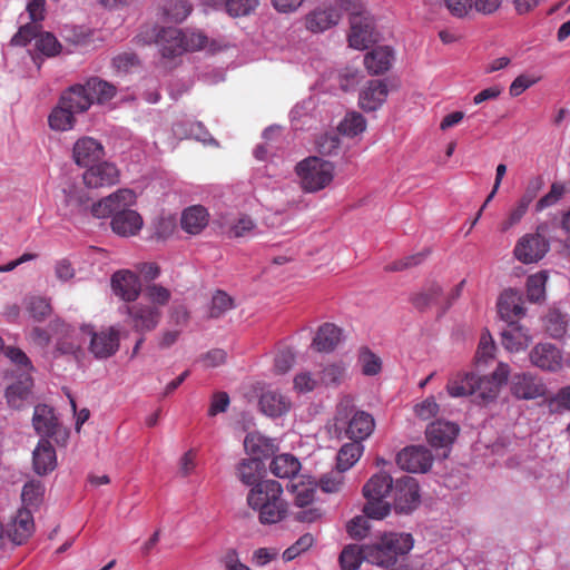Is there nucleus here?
Instances as JSON below:
<instances>
[{"instance_id": "f8f14e48", "label": "nucleus", "mask_w": 570, "mask_h": 570, "mask_svg": "<svg viewBox=\"0 0 570 570\" xmlns=\"http://www.w3.org/2000/svg\"><path fill=\"white\" fill-rule=\"evenodd\" d=\"M348 45L356 50H364L375 41L374 20L367 13L352 14Z\"/></svg>"}, {"instance_id": "6e6552de", "label": "nucleus", "mask_w": 570, "mask_h": 570, "mask_svg": "<svg viewBox=\"0 0 570 570\" xmlns=\"http://www.w3.org/2000/svg\"><path fill=\"white\" fill-rule=\"evenodd\" d=\"M81 332L89 336V351L96 358H108L119 350L120 331L115 326L97 332L92 326L83 325Z\"/></svg>"}, {"instance_id": "69168bd1", "label": "nucleus", "mask_w": 570, "mask_h": 570, "mask_svg": "<svg viewBox=\"0 0 570 570\" xmlns=\"http://www.w3.org/2000/svg\"><path fill=\"white\" fill-rule=\"evenodd\" d=\"M43 494V485L39 481H29L23 485L21 498L24 504H36Z\"/></svg>"}, {"instance_id": "09e8293b", "label": "nucleus", "mask_w": 570, "mask_h": 570, "mask_svg": "<svg viewBox=\"0 0 570 570\" xmlns=\"http://www.w3.org/2000/svg\"><path fill=\"white\" fill-rule=\"evenodd\" d=\"M500 391V386L489 376L476 377L475 392L476 396L482 402H490L494 400Z\"/></svg>"}, {"instance_id": "a878e982", "label": "nucleus", "mask_w": 570, "mask_h": 570, "mask_svg": "<svg viewBox=\"0 0 570 570\" xmlns=\"http://www.w3.org/2000/svg\"><path fill=\"white\" fill-rule=\"evenodd\" d=\"M341 13L335 8H318L305 17V26L312 32H323L338 23Z\"/></svg>"}, {"instance_id": "72a5a7b5", "label": "nucleus", "mask_w": 570, "mask_h": 570, "mask_svg": "<svg viewBox=\"0 0 570 570\" xmlns=\"http://www.w3.org/2000/svg\"><path fill=\"white\" fill-rule=\"evenodd\" d=\"M32 387V379L30 375L20 377L17 383L8 386L6 391V399L8 404L13 409H20L29 397Z\"/></svg>"}, {"instance_id": "052dcab7", "label": "nucleus", "mask_w": 570, "mask_h": 570, "mask_svg": "<svg viewBox=\"0 0 570 570\" xmlns=\"http://www.w3.org/2000/svg\"><path fill=\"white\" fill-rule=\"evenodd\" d=\"M566 188L561 183H553L549 193L542 196L535 204V210L542 212L543 209L557 204L563 196Z\"/></svg>"}, {"instance_id": "603ef678", "label": "nucleus", "mask_w": 570, "mask_h": 570, "mask_svg": "<svg viewBox=\"0 0 570 570\" xmlns=\"http://www.w3.org/2000/svg\"><path fill=\"white\" fill-rule=\"evenodd\" d=\"M89 198L87 195L77 188L66 191V204L70 207L71 214H81L89 209Z\"/></svg>"}, {"instance_id": "e433bc0d", "label": "nucleus", "mask_w": 570, "mask_h": 570, "mask_svg": "<svg viewBox=\"0 0 570 570\" xmlns=\"http://www.w3.org/2000/svg\"><path fill=\"white\" fill-rule=\"evenodd\" d=\"M75 121V112L67 106H63L62 101H59V105L48 117L50 128L56 131H67L72 129Z\"/></svg>"}, {"instance_id": "9b49d317", "label": "nucleus", "mask_w": 570, "mask_h": 570, "mask_svg": "<svg viewBox=\"0 0 570 570\" xmlns=\"http://www.w3.org/2000/svg\"><path fill=\"white\" fill-rule=\"evenodd\" d=\"M122 312L128 314L132 328L140 334L154 331L161 318L160 309L149 304L126 305Z\"/></svg>"}, {"instance_id": "de8ad7c7", "label": "nucleus", "mask_w": 570, "mask_h": 570, "mask_svg": "<svg viewBox=\"0 0 570 570\" xmlns=\"http://www.w3.org/2000/svg\"><path fill=\"white\" fill-rule=\"evenodd\" d=\"M255 228L253 219L246 215L239 216L236 220L224 226V233L229 237H244Z\"/></svg>"}, {"instance_id": "79ce46f5", "label": "nucleus", "mask_w": 570, "mask_h": 570, "mask_svg": "<svg viewBox=\"0 0 570 570\" xmlns=\"http://www.w3.org/2000/svg\"><path fill=\"white\" fill-rule=\"evenodd\" d=\"M191 12V4L187 0H170L164 7V14L170 22H181Z\"/></svg>"}, {"instance_id": "58836bf2", "label": "nucleus", "mask_w": 570, "mask_h": 570, "mask_svg": "<svg viewBox=\"0 0 570 570\" xmlns=\"http://www.w3.org/2000/svg\"><path fill=\"white\" fill-rule=\"evenodd\" d=\"M366 129V119L356 111H351L345 115L338 125L341 134L347 137H355L364 132Z\"/></svg>"}, {"instance_id": "c03bdc74", "label": "nucleus", "mask_w": 570, "mask_h": 570, "mask_svg": "<svg viewBox=\"0 0 570 570\" xmlns=\"http://www.w3.org/2000/svg\"><path fill=\"white\" fill-rule=\"evenodd\" d=\"M442 288L438 284H432L426 289L415 294L412 298L413 305L423 311L439 302Z\"/></svg>"}, {"instance_id": "4468645a", "label": "nucleus", "mask_w": 570, "mask_h": 570, "mask_svg": "<svg viewBox=\"0 0 570 570\" xmlns=\"http://www.w3.org/2000/svg\"><path fill=\"white\" fill-rule=\"evenodd\" d=\"M433 456L429 449L422 445H412L403 449L396 456V463L402 470L413 473H424L431 466Z\"/></svg>"}, {"instance_id": "ddd939ff", "label": "nucleus", "mask_w": 570, "mask_h": 570, "mask_svg": "<svg viewBox=\"0 0 570 570\" xmlns=\"http://www.w3.org/2000/svg\"><path fill=\"white\" fill-rule=\"evenodd\" d=\"M32 425L41 439L55 438L58 441L59 436L67 438V432L60 425L53 409L46 404H38L35 407Z\"/></svg>"}, {"instance_id": "7c9ffc66", "label": "nucleus", "mask_w": 570, "mask_h": 570, "mask_svg": "<svg viewBox=\"0 0 570 570\" xmlns=\"http://www.w3.org/2000/svg\"><path fill=\"white\" fill-rule=\"evenodd\" d=\"M475 385L474 373L458 372L449 377L445 389L451 397H464L474 394Z\"/></svg>"}, {"instance_id": "bf43d9fd", "label": "nucleus", "mask_w": 570, "mask_h": 570, "mask_svg": "<svg viewBox=\"0 0 570 570\" xmlns=\"http://www.w3.org/2000/svg\"><path fill=\"white\" fill-rule=\"evenodd\" d=\"M346 374V365L343 363H333L322 371V382L325 385H338L343 382Z\"/></svg>"}, {"instance_id": "7ed1b4c3", "label": "nucleus", "mask_w": 570, "mask_h": 570, "mask_svg": "<svg viewBox=\"0 0 570 570\" xmlns=\"http://www.w3.org/2000/svg\"><path fill=\"white\" fill-rule=\"evenodd\" d=\"M156 42L165 58L181 55L185 51L203 49L207 38L199 31H181L177 28H163L156 36Z\"/></svg>"}, {"instance_id": "2f4dec72", "label": "nucleus", "mask_w": 570, "mask_h": 570, "mask_svg": "<svg viewBox=\"0 0 570 570\" xmlns=\"http://www.w3.org/2000/svg\"><path fill=\"white\" fill-rule=\"evenodd\" d=\"M209 214L200 205L191 206L183 212L180 224L181 228L191 235L199 234L208 224Z\"/></svg>"}, {"instance_id": "423d86ee", "label": "nucleus", "mask_w": 570, "mask_h": 570, "mask_svg": "<svg viewBox=\"0 0 570 570\" xmlns=\"http://www.w3.org/2000/svg\"><path fill=\"white\" fill-rule=\"evenodd\" d=\"M335 425L337 429H344L348 439L363 442L373 433L375 421L370 413L353 411L347 404L340 403L335 414Z\"/></svg>"}, {"instance_id": "39448f33", "label": "nucleus", "mask_w": 570, "mask_h": 570, "mask_svg": "<svg viewBox=\"0 0 570 570\" xmlns=\"http://www.w3.org/2000/svg\"><path fill=\"white\" fill-rule=\"evenodd\" d=\"M295 171L302 188L307 193H316L326 188L334 178L333 164L315 156L299 161Z\"/></svg>"}, {"instance_id": "774afa93", "label": "nucleus", "mask_w": 570, "mask_h": 570, "mask_svg": "<svg viewBox=\"0 0 570 570\" xmlns=\"http://www.w3.org/2000/svg\"><path fill=\"white\" fill-rule=\"evenodd\" d=\"M546 327L549 334L559 338L566 333V321L558 312H551L546 318Z\"/></svg>"}, {"instance_id": "c85d7f7f", "label": "nucleus", "mask_w": 570, "mask_h": 570, "mask_svg": "<svg viewBox=\"0 0 570 570\" xmlns=\"http://www.w3.org/2000/svg\"><path fill=\"white\" fill-rule=\"evenodd\" d=\"M35 523L28 509H20L10 524L8 535L16 544L23 543L33 532Z\"/></svg>"}, {"instance_id": "37998d69", "label": "nucleus", "mask_w": 570, "mask_h": 570, "mask_svg": "<svg viewBox=\"0 0 570 570\" xmlns=\"http://www.w3.org/2000/svg\"><path fill=\"white\" fill-rule=\"evenodd\" d=\"M364 560L363 546L350 544L343 549L340 563L343 570H356Z\"/></svg>"}, {"instance_id": "9d476101", "label": "nucleus", "mask_w": 570, "mask_h": 570, "mask_svg": "<svg viewBox=\"0 0 570 570\" xmlns=\"http://www.w3.org/2000/svg\"><path fill=\"white\" fill-rule=\"evenodd\" d=\"M120 173L114 163L104 160L94 163L86 167L82 180L88 188H104L116 185L119 181Z\"/></svg>"}, {"instance_id": "4be33fe9", "label": "nucleus", "mask_w": 570, "mask_h": 570, "mask_svg": "<svg viewBox=\"0 0 570 570\" xmlns=\"http://www.w3.org/2000/svg\"><path fill=\"white\" fill-rule=\"evenodd\" d=\"M498 313L508 324L524 315L522 295L514 289H505L498 299Z\"/></svg>"}, {"instance_id": "a18cd8bd", "label": "nucleus", "mask_w": 570, "mask_h": 570, "mask_svg": "<svg viewBox=\"0 0 570 570\" xmlns=\"http://www.w3.org/2000/svg\"><path fill=\"white\" fill-rule=\"evenodd\" d=\"M232 308H234L233 298L224 291H216L212 297L209 316L213 318H219Z\"/></svg>"}, {"instance_id": "0eeeda50", "label": "nucleus", "mask_w": 570, "mask_h": 570, "mask_svg": "<svg viewBox=\"0 0 570 570\" xmlns=\"http://www.w3.org/2000/svg\"><path fill=\"white\" fill-rule=\"evenodd\" d=\"M549 232L548 223L537 226L534 233L524 234L513 248L514 257L523 264H533L541 261L550 249L546 235Z\"/></svg>"}, {"instance_id": "e2e57ef3", "label": "nucleus", "mask_w": 570, "mask_h": 570, "mask_svg": "<svg viewBox=\"0 0 570 570\" xmlns=\"http://www.w3.org/2000/svg\"><path fill=\"white\" fill-rule=\"evenodd\" d=\"M313 542H314V538L312 534L309 533H305L303 534L302 537H299L296 542L294 544H292L291 547H288L284 552H283V559L285 561H292L294 560L296 557H298L302 552L308 550L312 546H313Z\"/></svg>"}, {"instance_id": "a211bd4d", "label": "nucleus", "mask_w": 570, "mask_h": 570, "mask_svg": "<svg viewBox=\"0 0 570 570\" xmlns=\"http://www.w3.org/2000/svg\"><path fill=\"white\" fill-rule=\"evenodd\" d=\"M104 157V146L95 138L81 137L73 145L72 159L80 167H87Z\"/></svg>"}, {"instance_id": "6ab92c4d", "label": "nucleus", "mask_w": 570, "mask_h": 570, "mask_svg": "<svg viewBox=\"0 0 570 570\" xmlns=\"http://www.w3.org/2000/svg\"><path fill=\"white\" fill-rule=\"evenodd\" d=\"M111 287L115 294L126 302H135L141 291L137 274L127 269L118 271L112 275Z\"/></svg>"}, {"instance_id": "3c124183", "label": "nucleus", "mask_w": 570, "mask_h": 570, "mask_svg": "<svg viewBox=\"0 0 570 570\" xmlns=\"http://www.w3.org/2000/svg\"><path fill=\"white\" fill-rule=\"evenodd\" d=\"M358 362L361 364L363 374L368 376L376 375L380 373L382 367L380 357L366 347H363L360 351Z\"/></svg>"}, {"instance_id": "338daca9", "label": "nucleus", "mask_w": 570, "mask_h": 570, "mask_svg": "<svg viewBox=\"0 0 570 570\" xmlns=\"http://www.w3.org/2000/svg\"><path fill=\"white\" fill-rule=\"evenodd\" d=\"M39 33L38 26L36 23H27L19 28L18 32L12 37V46H26L32 39L37 40Z\"/></svg>"}, {"instance_id": "ea45409f", "label": "nucleus", "mask_w": 570, "mask_h": 570, "mask_svg": "<svg viewBox=\"0 0 570 570\" xmlns=\"http://www.w3.org/2000/svg\"><path fill=\"white\" fill-rule=\"evenodd\" d=\"M547 281L548 274L544 271L535 273L528 277L527 295L529 301L537 303L544 298Z\"/></svg>"}, {"instance_id": "a19ab883", "label": "nucleus", "mask_w": 570, "mask_h": 570, "mask_svg": "<svg viewBox=\"0 0 570 570\" xmlns=\"http://www.w3.org/2000/svg\"><path fill=\"white\" fill-rule=\"evenodd\" d=\"M215 6H224L226 12L232 17L249 14L258 4V0H214Z\"/></svg>"}, {"instance_id": "c756f323", "label": "nucleus", "mask_w": 570, "mask_h": 570, "mask_svg": "<svg viewBox=\"0 0 570 570\" xmlns=\"http://www.w3.org/2000/svg\"><path fill=\"white\" fill-rule=\"evenodd\" d=\"M342 340V331L332 323L321 325L313 338L312 346L318 352H332Z\"/></svg>"}, {"instance_id": "20e7f679", "label": "nucleus", "mask_w": 570, "mask_h": 570, "mask_svg": "<svg viewBox=\"0 0 570 570\" xmlns=\"http://www.w3.org/2000/svg\"><path fill=\"white\" fill-rule=\"evenodd\" d=\"M394 487L393 479L385 472H379L363 487V495L366 499L363 512L371 519L382 520L389 515L391 505L384 501L385 497L392 492Z\"/></svg>"}, {"instance_id": "1a4fd4ad", "label": "nucleus", "mask_w": 570, "mask_h": 570, "mask_svg": "<svg viewBox=\"0 0 570 570\" xmlns=\"http://www.w3.org/2000/svg\"><path fill=\"white\" fill-rule=\"evenodd\" d=\"M394 508L397 512L409 513L420 504V487L415 478L404 475L394 481L392 490Z\"/></svg>"}, {"instance_id": "cd10ccee", "label": "nucleus", "mask_w": 570, "mask_h": 570, "mask_svg": "<svg viewBox=\"0 0 570 570\" xmlns=\"http://www.w3.org/2000/svg\"><path fill=\"white\" fill-rule=\"evenodd\" d=\"M289 399L277 391H266L261 395L259 407L264 414L278 417L291 410Z\"/></svg>"}, {"instance_id": "680f3d73", "label": "nucleus", "mask_w": 570, "mask_h": 570, "mask_svg": "<svg viewBox=\"0 0 570 570\" xmlns=\"http://www.w3.org/2000/svg\"><path fill=\"white\" fill-rule=\"evenodd\" d=\"M528 209L529 206L518 200L517 204L510 209L507 217L500 224V230L505 233L519 224L523 216L527 214Z\"/></svg>"}, {"instance_id": "49530a36", "label": "nucleus", "mask_w": 570, "mask_h": 570, "mask_svg": "<svg viewBox=\"0 0 570 570\" xmlns=\"http://www.w3.org/2000/svg\"><path fill=\"white\" fill-rule=\"evenodd\" d=\"M36 48L45 56L53 57L60 52L61 45L52 33L39 31L36 40Z\"/></svg>"}, {"instance_id": "f3484780", "label": "nucleus", "mask_w": 570, "mask_h": 570, "mask_svg": "<svg viewBox=\"0 0 570 570\" xmlns=\"http://www.w3.org/2000/svg\"><path fill=\"white\" fill-rule=\"evenodd\" d=\"M389 96V88L384 80H370L360 90L358 106L364 111H375L382 107Z\"/></svg>"}, {"instance_id": "393cba45", "label": "nucleus", "mask_w": 570, "mask_h": 570, "mask_svg": "<svg viewBox=\"0 0 570 570\" xmlns=\"http://www.w3.org/2000/svg\"><path fill=\"white\" fill-rule=\"evenodd\" d=\"M33 471L38 475H47L57 466L56 450L48 439H40L32 452Z\"/></svg>"}, {"instance_id": "f704fd0d", "label": "nucleus", "mask_w": 570, "mask_h": 570, "mask_svg": "<svg viewBox=\"0 0 570 570\" xmlns=\"http://www.w3.org/2000/svg\"><path fill=\"white\" fill-rule=\"evenodd\" d=\"M364 560L380 567L394 566L393 556L387 551V547L380 537L376 542L363 546Z\"/></svg>"}, {"instance_id": "bb28decb", "label": "nucleus", "mask_w": 570, "mask_h": 570, "mask_svg": "<svg viewBox=\"0 0 570 570\" xmlns=\"http://www.w3.org/2000/svg\"><path fill=\"white\" fill-rule=\"evenodd\" d=\"M394 60V51L389 46H379L364 57V65L372 75H381L390 70Z\"/></svg>"}, {"instance_id": "5701e85b", "label": "nucleus", "mask_w": 570, "mask_h": 570, "mask_svg": "<svg viewBox=\"0 0 570 570\" xmlns=\"http://www.w3.org/2000/svg\"><path fill=\"white\" fill-rule=\"evenodd\" d=\"M511 391L518 399L532 400L544 395L546 386L533 375L521 373L512 376Z\"/></svg>"}, {"instance_id": "f257e3e1", "label": "nucleus", "mask_w": 570, "mask_h": 570, "mask_svg": "<svg viewBox=\"0 0 570 570\" xmlns=\"http://www.w3.org/2000/svg\"><path fill=\"white\" fill-rule=\"evenodd\" d=\"M282 485L274 480L257 482L247 495L248 505L258 512L262 523L279 522L286 513V504L282 498Z\"/></svg>"}, {"instance_id": "6e6d98bb", "label": "nucleus", "mask_w": 570, "mask_h": 570, "mask_svg": "<svg viewBox=\"0 0 570 570\" xmlns=\"http://www.w3.org/2000/svg\"><path fill=\"white\" fill-rule=\"evenodd\" d=\"M258 466L257 460H243L237 468L240 481L246 485H255L258 480Z\"/></svg>"}, {"instance_id": "4c0bfd02", "label": "nucleus", "mask_w": 570, "mask_h": 570, "mask_svg": "<svg viewBox=\"0 0 570 570\" xmlns=\"http://www.w3.org/2000/svg\"><path fill=\"white\" fill-rule=\"evenodd\" d=\"M364 445L360 441H353L342 445L337 453V469L341 471L350 470L362 456Z\"/></svg>"}, {"instance_id": "0e129e2a", "label": "nucleus", "mask_w": 570, "mask_h": 570, "mask_svg": "<svg viewBox=\"0 0 570 570\" xmlns=\"http://www.w3.org/2000/svg\"><path fill=\"white\" fill-rule=\"evenodd\" d=\"M368 518L370 517L366 514L354 517L346 525L348 534L354 539H363L366 537L370 530Z\"/></svg>"}, {"instance_id": "b1692460", "label": "nucleus", "mask_w": 570, "mask_h": 570, "mask_svg": "<svg viewBox=\"0 0 570 570\" xmlns=\"http://www.w3.org/2000/svg\"><path fill=\"white\" fill-rule=\"evenodd\" d=\"M503 347L510 353H519L528 348L532 342L529 330L518 323H510L501 333Z\"/></svg>"}, {"instance_id": "473e14b6", "label": "nucleus", "mask_w": 570, "mask_h": 570, "mask_svg": "<svg viewBox=\"0 0 570 570\" xmlns=\"http://www.w3.org/2000/svg\"><path fill=\"white\" fill-rule=\"evenodd\" d=\"M387 551L393 556L394 564L399 556L409 553L413 548V538L409 533H394L389 532L381 535Z\"/></svg>"}, {"instance_id": "864d4df0", "label": "nucleus", "mask_w": 570, "mask_h": 570, "mask_svg": "<svg viewBox=\"0 0 570 570\" xmlns=\"http://www.w3.org/2000/svg\"><path fill=\"white\" fill-rule=\"evenodd\" d=\"M27 311L35 321L42 322L51 314V305L43 297H31L28 301Z\"/></svg>"}, {"instance_id": "f03ea898", "label": "nucleus", "mask_w": 570, "mask_h": 570, "mask_svg": "<svg viewBox=\"0 0 570 570\" xmlns=\"http://www.w3.org/2000/svg\"><path fill=\"white\" fill-rule=\"evenodd\" d=\"M116 92L117 89L114 85L98 77H91L85 83H76L67 89L60 101L75 114H81L86 112L95 102L104 104L111 100Z\"/></svg>"}, {"instance_id": "dca6fc26", "label": "nucleus", "mask_w": 570, "mask_h": 570, "mask_svg": "<svg viewBox=\"0 0 570 570\" xmlns=\"http://www.w3.org/2000/svg\"><path fill=\"white\" fill-rule=\"evenodd\" d=\"M136 202V195L130 189H119L116 193L92 204L89 208L92 216L106 218L115 215L120 208L129 207Z\"/></svg>"}, {"instance_id": "2eb2a0df", "label": "nucleus", "mask_w": 570, "mask_h": 570, "mask_svg": "<svg viewBox=\"0 0 570 570\" xmlns=\"http://www.w3.org/2000/svg\"><path fill=\"white\" fill-rule=\"evenodd\" d=\"M529 358L533 366L547 372H558L563 364L561 350L551 343L534 345L530 351Z\"/></svg>"}, {"instance_id": "4d7b16f0", "label": "nucleus", "mask_w": 570, "mask_h": 570, "mask_svg": "<svg viewBox=\"0 0 570 570\" xmlns=\"http://www.w3.org/2000/svg\"><path fill=\"white\" fill-rule=\"evenodd\" d=\"M495 344L491 337V335L487 332L483 333L480 337V342L478 345V350L475 353V362L479 365L488 364L494 356Z\"/></svg>"}, {"instance_id": "c9c22d12", "label": "nucleus", "mask_w": 570, "mask_h": 570, "mask_svg": "<svg viewBox=\"0 0 570 570\" xmlns=\"http://www.w3.org/2000/svg\"><path fill=\"white\" fill-rule=\"evenodd\" d=\"M299 469V461L294 455L287 453L276 455L269 464L271 472L282 479L295 476Z\"/></svg>"}, {"instance_id": "5fc2aeb1", "label": "nucleus", "mask_w": 570, "mask_h": 570, "mask_svg": "<svg viewBox=\"0 0 570 570\" xmlns=\"http://www.w3.org/2000/svg\"><path fill=\"white\" fill-rule=\"evenodd\" d=\"M145 296L151 306H165L171 298V292L160 284H151L146 286Z\"/></svg>"}, {"instance_id": "8fccbe9b", "label": "nucleus", "mask_w": 570, "mask_h": 570, "mask_svg": "<svg viewBox=\"0 0 570 570\" xmlns=\"http://www.w3.org/2000/svg\"><path fill=\"white\" fill-rule=\"evenodd\" d=\"M3 353L13 364L18 366L19 370L22 371L21 377L30 375V373L33 371L30 358L22 350L13 346H7Z\"/></svg>"}, {"instance_id": "13d9d810", "label": "nucleus", "mask_w": 570, "mask_h": 570, "mask_svg": "<svg viewBox=\"0 0 570 570\" xmlns=\"http://www.w3.org/2000/svg\"><path fill=\"white\" fill-rule=\"evenodd\" d=\"M344 483L343 471L340 469L325 473L318 481L321 490L325 493L338 492Z\"/></svg>"}, {"instance_id": "aec40b11", "label": "nucleus", "mask_w": 570, "mask_h": 570, "mask_svg": "<svg viewBox=\"0 0 570 570\" xmlns=\"http://www.w3.org/2000/svg\"><path fill=\"white\" fill-rule=\"evenodd\" d=\"M144 222L141 216L127 207L120 208L111 219L112 230L122 237L137 235L142 228Z\"/></svg>"}, {"instance_id": "412c9836", "label": "nucleus", "mask_w": 570, "mask_h": 570, "mask_svg": "<svg viewBox=\"0 0 570 570\" xmlns=\"http://www.w3.org/2000/svg\"><path fill=\"white\" fill-rule=\"evenodd\" d=\"M459 431L458 424L438 420L428 426L426 439L433 448H449L456 439Z\"/></svg>"}]
</instances>
